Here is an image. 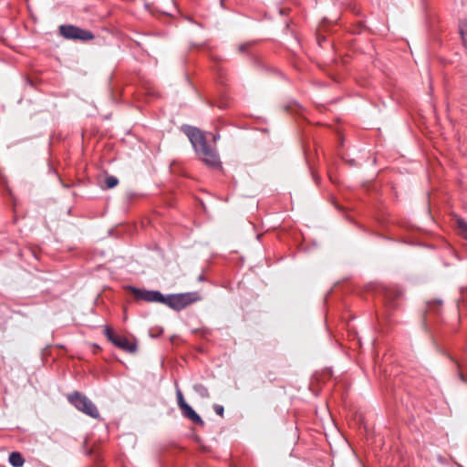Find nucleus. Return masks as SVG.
Listing matches in <instances>:
<instances>
[{"label": "nucleus", "instance_id": "nucleus-2", "mask_svg": "<svg viewBox=\"0 0 467 467\" xmlns=\"http://www.w3.org/2000/svg\"><path fill=\"white\" fill-rule=\"evenodd\" d=\"M199 300H201L199 293L189 292L164 296L163 304L173 310L180 311Z\"/></svg>", "mask_w": 467, "mask_h": 467}, {"label": "nucleus", "instance_id": "nucleus-10", "mask_svg": "<svg viewBox=\"0 0 467 467\" xmlns=\"http://www.w3.org/2000/svg\"><path fill=\"white\" fill-rule=\"evenodd\" d=\"M194 391L202 398H209V391L206 387L202 384H196L193 387Z\"/></svg>", "mask_w": 467, "mask_h": 467}, {"label": "nucleus", "instance_id": "nucleus-7", "mask_svg": "<svg viewBox=\"0 0 467 467\" xmlns=\"http://www.w3.org/2000/svg\"><path fill=\"white\" fill-rule=\"evenodd\" d=\"M182 413L185 418L190 419L192 422L203 425L204 422L202 418L194 411V410L187 403L181 408Z\"/></svg>", "mask_w": 467, "mask_h": 467}, {"label": "nucleus", "instance_id": "nucleus-15", "mask_svg": "<svg viewBox=\"0 0 467 467\" xmlns=\"http://www.w3.org/2000/svg\"><path fill=\"white\" fill-rule=\"evenodd\" d=\"M460 378H461V379H462V381H464V380H465V379H464V376H463L462 373L460 374Z\"/></svg>", "mask_w": 467, "mask_h": 467}, {"label": "nucleus", "instance_id": "nucleus-8", "mask_svg": "<svg viewBox=\"0 0 467 467\" xmlns=\"http://www.w3.org/2000/svg\"><path fill=\"white\" fill-rule=\"evenodd\" d=\"M9 462L13 467H21L25 460L19 452L14 451L9 455Z\"/></svg>", "mask_w": 467, "mask_h": 467}, {"label": "nucleus", "instance_id": "nucleus-9", "mask_svg": "<svg viewBox=\"0 0 467 467\" xmlns=\"http://www.w3.org/2000/svg\"><path fill=\"white\" fill-rule=\"evenodd\" d=\"M457 226L460 235L467 241V222L462 219H457Z\"/></svg>", "mask_w": 467, "mask_h": 467}, {"label": "nucleus", "instance_id": "nucleus-5", "mask_svg": "<svg viewBox=\"0 0 467 467\" xmlns=\"http://www.w3.org/2000/svg\"><path fill=\"white\" fill-rule=\"evenodd\" d=\"M104 334L108 339L114 344L116 347L129 352L135 353L137 350V345L135 342L130 341L125 337L116 334L110 327H106Z\"/></svg>", "mask_w": 467, "mask_h": 467}, {"label": "nucleus", "instance_id": "nucleus-3", "mask_svg": "<svg viewBox=\"0 0 467 467\" xmlns=\"http://www.w3.org/2000/svg\"><path fill=\"white\" fill-rule=\"evenodd\" d=\"M68 401L78 410L83 413L97 419L99 417V410L96 405L88 399L85 395L76 391L67 396Z\"/></svg>", "mask_w": 467, "mask_h": 467}, {"label": "nucleus", "instance_id": "nucleus-14", "mask_svg": "<svg viewBox=\"0 0 467 467\" xmlns=\"http://www.w3.org/2000/svg\"><path fill=\"white\" fill-rule=\"evenodd\" d=\"M214 410L215 412L220 415V416H223V407L220 406V405H215L214 406Z\"/></svg>", "mask_w": 467, "mask_h": 467}, {"label": "nucleus", "instance_id": "nucleus-11", "mask_svg": "<svg viewBox=\"0 0 467 467\" xmlns=\"http://www.w3.org/2000/svg\"><path fill=\"white\" fill-rule=\"evenodd\" d=\"M460 34L462 36L464 46L467 47V19L461 22Z\"/></svg>", "mask_w": 467, "mask_h": 467}, {"label": "nucleus", "instance_id": "nucleus-13", "mask_svg": "<svg viewBox=\"0 0 467 467\" xmlns=\"http://www.w3.org/2000/svg\"><path fill=\"white\" fill-rule=\"evenodd\" d=\"M176 396H177L178 406L180 409L182 407H183V405L187 404V402L185 401V400L183 398L182 392L180 389H177Z\"/></svg>", "mask_w": 467, "mask_h": 467}, {"label": "nucleus", "instance_id": "nucleus-6", "mask_svg": "<svg viewBox=\"0 0 467 467\" xmlns=\"http://www.w3.org/2000/svg\"><path fill=\"white\" fill-rule=\"evenodd\" d=\"M59 33L67 39H78V40H91L94 38V35L88 31L81 29L78 26L71 25H63L59 26Z\"/></svg>", "mask_w": 467, "mask_h": 467}, {"label": "nucleus", "instance_id": "nucleus-4", "mask_svg": "<svg viewBox=\"0 0 467 467\" xmlns=\"http://www.w3.org/2000/svg\"><path fill=\"white\" fill-rule=\"evenodd\" d=\"M126 290L131 293L136 300H142L148 303L161 304L164 302V295L157 290L140 289L131 285L126 286Z\"/></svg>", "mask_w": 467, "mask_h": 467}, {"label": "nucleus", "instance_id": "nucleus-1", "mask_svg": "<svg viewBox=\"0 0 467 467\" xmlns=\"http://www.w3.org/2000/svg\"><path fill=\"white\" fill-rule=\"evenodd\" d=\"M184 131L202 161L211 167H219V157L216 151L207 145L201 130L194 127H187Z\"/></svg>", "mask_w": 467, "mask_h": 467}, {"label": "nucleus", "instance_id": "nucleus-12", "mask_svg": "<svg viewBox=\"0 0 467 467\" xmlns=\"http://www.w3.org/2000/svg\"><path fill=\"white\" fill-rule=\"evenodd\" d=\"M119 183V180L114 176H108L105 179V185L108 189L114 188Z\"/></svg>", "mask_w": 467, "mask_h": 467}]
</instances>
